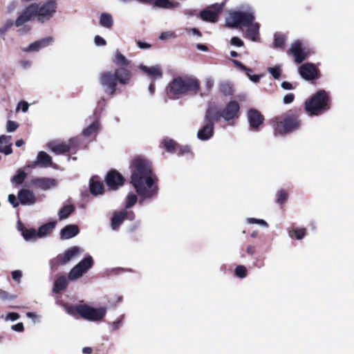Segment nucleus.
<instances>
[{"instance_id": "1", "label": "nucleus", "mask_w": 354, "mask_h": 354, "mask_svg": "<svg viewBox=\"0 0 354 354\" xmlns=\"http://www.w3.org/2000/svg\"><path fill=\"white\" fill-rule=\"evenodd\" d=\"M131 183L140 201L151 199L158 194V178L149 160L140 157L135 158L131 165Z\"/></svg>"}, {"instance_id": "2", "label": "nucleus", "mask_w": 354, "mask_h": 354, "mask_svg": "<svg viewBox=\"0 0 354 354\" xmlns=\"http://www.w3.org/2000/svg\"><path fill=\"white\" fill-rule=\"evenodd\" d=\"M254 11L248 8L245 11H233L229 13L225 23L228 27H245L244 37L252 41H260L259 24L254 21Z\"/></svg>"}, {"instance_id": "3", "label": "nucleus", "mask_w": 354, "mask_h": 354, "mask_svg": "<svg viewBox=\"0 0 354 354\" xmlns=\"http://www.w3.org/2000/svg\"><path fill=\"white\" fill-rule=\"evenodd\" d=\"M131 77V72L124 68L116 69L114 72H105L100 75V82L105 93L113 95L117 83L128 84Z\"/></svg>"}, {"instance_id": "4", "label": "nucleus", "mask_w": 354, "mask_h": 354, "mask_svg": "<svg viewBox=\"0 0 354 354\" xmlns=\"http://www.w3.org/2000/svg\"><path fill=\"white\" fill-rule=\"evenodd\" d=\"M200 85L197 79L192 77H178L169 85V93L174 95H185L189 92L196 93Z\"/></svg>"}, {"instance_id": "5", "label": "nucleus", "mask_w": 354, "mask_h": 354, "mask_svg": "<svg viewBox=\"0 0 354 354\" xmlns=\"http://www.w3.org/2000/svg\"><path fill=\"white\" fill-rule=\"evenodd\" d=\"M301 122L295 115L277 117L272 122L275 135L283 136L299 128Z\"/></svg>"}, {"instance_id": "6", "label": "nucleus", "mask_w": 354, "mask_h": 354, "mask_svg": "<svg viewBox=\"0 0 354 354\" xmlns=\"http://www.w3.org/2000/svg\"><path fill=\"white\" fill-rule=\"evenodd\" d=\"M328 97L325 91L317 92L305 103V108L310 115H318L329 109Z\"/></svg>"}, {"instance_id": "7", "label": "nucleus", "mask_w": 354, "mask_h": 354, "mask_svg": "<svg viewBox=\"0 0 354 354\" xmlns=\"http://www.w3.org/2000/svg\"><path fill=\"white\" fill-rule=\"evenodd\" d=\"M77 310L82 318L91 322H100L106 314L105 307L95 308L87 305H77Z\"/></svg>"}, {"instance_id": "8", "label": "nucleus", "mask_w": 354, "mask_h": 354, "mask_svg": "<svg viewBox=\"0 0 354 354\" xmlns=\"http://www.w3.org/2000/svg\"><path fill=\"white\" fill-rule=\"evenodd\" d=\"M214 115L213 108L207 109L205 116V124L203 127L198 129L197 132V138L200 140L205 141L209 140L214 135Z\"/></svg>"}, {"instance_id": "9", "label": "nucleus", "mask_w": 354, "mask_h": 354, "mask_svg": "<svg viewBox=\"0 0 354 354\" xmlns=\"http://www.w3.org/2000/svg\"><path fill=\"white\" fill-rule=\"evenodd\" d=\"M57 3L55 0H49L41 6L37 4V17L39 21L45 22L53 17L56 12Z\"/></svg>"}, {"instance_id": "10", "label": "nucleus", "mask_w": 354, "mask_h": 354, "mask_svg": "<svg viewBox=\"0 0 354 354\" xmlns=\"http://www.w3.org/2000/svg\"><path fill=\"white\" fill-rule=\"evenodd\" d=\"M239 104L237 102L230 101L221 111H216L213 109L214 118L218 120L220 118H223L225 121H230L238 117L239 111Z\"/></svg>"}, {"instance_id": "11", "label": "nucleus", "mask_w": 354, "mask_h": 354, "mask_svg": "<svg viewBox=\"0 0 354 354\" xmlns=\"http://www.w3.org/2000/svg\"><path fill=\"white\" fill-rule=\"evenodd\" d=\"M93 264L92 257L87 256L82 260L77 265L74 266L68 273V279L74 281L80 278L84 273H86Z\"/></svg>"}, {"instance_id": "12", "label": "nucleus", "mask_w": 354, "mask_h": 354, "mask_svg": "<svg viewBox=\"0 0 354 354\" xmlns=\"http://www.w3.org/2000/svg\"><path fill=\"white\" fill-rule=\"evenodd\" d=\"M79 144V140L76 138H71L67 142L52 141L48 144L49 149L56 154L66 153Z\"/></svg>"}, {"instance_id": "13", "label": "nucleus", "mask_w": 354, "mask_h": 354, "mask_svg": "<svg viewBox=\"0 0 354 354\" xmlns=\"http://www.w3.org/2000/svg\"><path fill=\"white\" fill-rule=\"evenodd\" d=\"M290 52L298 64L302 62L308 55V50L301 40H295L291 44Z\"/></svg>"}, {"instance_id": "14", "label": "nucleus", "mask_w": 354, "mask_h": 354, "mask_svg": "<svg viewBox=\"0 0 354 354\" xmlns=\"http://www.w3.org/2000/svg\"><path fill=\"white\" fill-rule=\"evenodd\" d=\"M223 8V4H214L203 11L201 12V17L203 20L214 23L218 20V15L221 12Z\"/></svg>"}, {"instance_id": "15", "label": "nucleus", "mask_w": 354, "mask_h": 354, "mask_svg": "<svg viewBox=\"0 0 354 354\" xmlns=\"http://www.w3.org/2000/svg\"><path fill=\"white\" fill-rule=\"evenodd\" d=\"M30 184L38 189L46 191L56 187L57 180L51 178L39 177L32 179Z\"/></svg>"}, {"instance_id": "16", "label": "nucleus", "mask_w": 354, "mask_h": 354, "mask_svg": "<svg viewBox=\"0 0 354 354\" xmlns=\"http://www.w3.org/2000/svg\"><path fill=\"white\" fill-rule=\"evenodd\" d=\"M37 4L32 3L27 7L18 17L15 21V25L19 27L25 23L30 21L34 17H37Z\"/></svg>"}, {"instance_id": "17", "label": "nucleus", "mask_w": 354, "mask_h": 354, "mask_svg": "<svg viewBox=\"0 0 354 354\" xmlns=\"http://www.w3.org/2000/svg\"><path fill=\"white\" fill-rule=\"evenodd\" d=\"M138 68L151 80H156L162 77V70L160 65L147 66L142 64L138 66Z\"/></svg>"}, {"instance_id": "18", "label": "nucleus", "mask_w": 354, "mask_h": 354, "mask_svg": "<svg viewBox=\"0 0 354 354\" xmlns=\"http://www.w3.org/2000/svg\"><path fill=\"white\" fill-rule=\"evenodd\" d=\"M299 72L301 76L306 80H311L317 77V68L311 63L302 64L299 68Z\"/></svg>"}, {"instance_id": "19", "label": "nucleus", "mask_w": 354, "mask_h": 354, "mask_svg": "<svg viewBox=\"0 0 354 354\" xmlns=\"http://www.w3.org/2000/svg\"><path fill=\"white\" fill-rule=\"evenodd\" d=\"M106 182L110 189L115 190L123 185L124 178L118 171H111L107 174Z\"/></svg>"}, {"instance_id": "20", "label": "nucleus", "mask_w": 354, "mask_h": 354, "mask_svg": "<svg viewBox=\"0 0 354 354\" xmlns=\"http://www.w3.org/2000/svg\"><path fill=\"white\" fill-rule=\"evenodd\" d=\"M247 117L250 126L254 129H258L259 127L263 124L264 120L261 113L258 110L254 109L248 110Z\"/></svg>"}, {"instance_id": "21", "label": "nucleus", "mask_w": 354, "mask_h": 354, "mask_svg": "<svg viewBox=\"0 0 354 354\" xmlns=\"http://www.w3.org/2000/svg\"><path fill=\"white\" fill-rule=\"evenodd\" d=\"M54 39L51 37H47L30 44L27 48H23L24 52H36L40 49L51 45Z\"/></svg>"}, {"instance_id": "22", "label": "nucleus", "mask_w": 354, "mask_h": 354, "mask_svg": "<svg viewBox=\"0 0 354 354\" xmlns=\"http://www.w3.org/2000/svg\"><path fill=\"white\" fill-rule=\"evenodd\" d=\"M18 198L24 205H32L37 201L35 194L27 189H22L19 192Z\"/></svg>"}, {"instance_id": "23", "label": "nucleus", "mask_w": 354, "mask_h": 354, "mask_svg": "<svg viewBox=\"0 0 354 354\" xmlns=\"http://www.w3.org/2000/svg\"><path fill=\"white\" fill-rule=\"evenodd\" d=\"M84 250L78 246H73L67 250L62 257V263H66L69 261L76 259L80 256Z\"/></svg>"}, {"instance_id": "24", "label": "nucleus", "mask_w": 354, "mask_h": 354, "mask_svg": "<svg viewBox=\"0 0 354 354\" xmlns=\"http://www.w3.org/2000/svg\"><path fill=\"white\" fill-rule=\"evenodd\" d=\"M11 140V136L1 135L0 136V153L6 156H8L12 153V143Z\"/></svg>"}, {"instance_id": "25", "label": "nucleus", "mask_w": 354, "mask_h": 354, "mask_svg": "<svg viewBox=\"0 0 354 354\" xmlns=\"http://www.w3.org/2000/svg\"><path fill=\"white\" fill-rule=\"evenodd\" d=\"M100 129V124L99 120L96 118L88 125L87 127L83 129L82 134L86 138H93L97 136Z\"/></svg>"}, {"instance_id": "26", "label": "nucleus", "mask_w": 354, "mask_h": 354, "mask_svg": "<svg viewBox=\"0 0 354 354\" xmlns=\"http://www.w3.org/2000/svg\"><path fill=\"white\" fill-rule=\"evenodd\" d=\"M104 187L103 183L97 176H93L90 180V191L93 195L97 196L103 194Z\"/></svg>"}, {"instance_id": "27", "label": "nucleus", "mask_w": 354, "mask_h": 354, "mask_svg": "<svg viewBox=\"0 0 354 354\" xmlns=\"http://www.w3.org/2000/svg\"><path fill=\"white\" fill-rule=\"evenodd\" d=\"M79 233V229L76 225H68L60 232L62 239H69L75 236Z\"/></svg>"}, {"instance_id": "28", "label": "nucleus", "mask_w": 354, "mask_h": 354, "mask_svg": "<svg viewBox=\"0 0 354 354\" xmlns=\"http://www.w3.org/2000/svg\"><path fill=\"white\" fill-rule=\"evenodd\" d=\"M37 162L39 163V166L42 167H47L51 165V157L45 151H41L37 153Z\"/></svg>"}, {"instance_id": "29", "label": "nucleus", "mask_w": 354, "mask_h": 354, "mask_svg": "<svg viewBox=\"0 0 354 354\" xmlns=\"http://www.w3.org/2000/svg\"><path fill=\"white\" fill-rule=\"evenodd\" d=\"M127 214V210H122L120 212H115L113 214L111 221V227L113 230H116L122 224Z\"/></svg>"}, {"instance_id": "30", "label": "nucleus", "mask_w": 354, "mask_h": 354, "mask_svg": "<svg viewBox=\"0 0 354 354\" xmlns=\"http://www.w3.org/2000/svg\"><path fill=\"white\" fill-rule=\"evenodd\" d=\"M56 225V222H49L41 226L37 232V235L39 238L44 237L50 234L54 230Z\"/></svg>"}, {"instance_id": "31", "label": "nucleus", "mask_w": 354, "mask_h": 354, "mask_svg": "<svg viewBox=\"0 0 354 354\" xmlns=\"http://www.w3.org/2000/svg\"><path fill=\"white\" fill-rule=\"evenodd\" d=\"M100 24L103 28L111 29L113 25L112 16L107 12H103L100 17Z\"/></svg>"}, {"instance_id": "32", "label": "nucleus", "mask_w": 354, "mask_h": 354, "mask_svg": "<svg viewBox=\"0 0 354 354\" xmlns=\"http://www.w3.org/2000/svg\"><path fill=\"white\" fill-rule=\"evenodd\" d=\"M154 5L160 8L174 9L179 6V3L169 0H155Z\"/></svg>"}, {"instance_id": "33", "label": "nucleus", "mask_w": 354, "mask_h": 354, "mask_svg": "<svg viewBox=\"0 0 354 354\" xmlns=\"http://www.w3.org/2000/svg\"><path fill=\"white\" fill-rule=\"evenodd\" d=\"M113 62L115 64L122 66H127L129 63L127 58L118 50L113 54Z\"/></svg>"}, {"instance_id": "34", "label": "nucleus", "mask_w": 354, "mask_h": 354, "mask_svg": "<svg viewBox=\"0 0 354 354\" xmlns=\"http://www.w3.org/2000/svg\"><path fill=\"white\" fill-rule=\"evenodd\" d=\"M67 286V279L65 276H61L55 281L53 292L57 293L65 289Z\"/></svg>"}, {"instance_id": "35", "label": "nucleus", "mask_w": 354, "mask_h": 354, "mask_svg": "<svg viewBox=\"0 0 354 354\" xmlns=\"http://www.w3.org/2000/svg\"><path fill=\"white\" fill-rule=\"evenodd\" d=\"M288 234L291 239L301 240L306 234V230L305 228H295L289 230Z\"/></svg>"}, {"instance_id": "36", "label": "nucleus", "mask_w": 354, "mask_h": 354, "mask_svg": "<svg viewBox=\"0 0 354 354\" xmlns=\"http://www.w3.org/2000/svg\"><path fill=\"white\" fill-rule=\"evenodd\" d=\"M74 211L73 205H65L58 212V216L60 220L65 219Z\"/></svg>"}, {"instance_id": "37", "label": "nucleus", "mask_w": 354, "mask_h": 354, "mask_svg": "<svg viewBox=\"0 0 354 354\" xmlns=\"http://www.w3.org/2000/svg\"><path fill=\"white\" fill-rule=\"evenodd\" d=\"M22 236L26 241L36 239L38 236L37 232L34 229H24L22 230Z\"/></svg>"}, {"instance_id": "38", "label": "nucleus", "mask_w": 354, "mask_h": 354, "mask_svg": "<svg viewBox=\"0 0 354 354\" xmlns=\"http://www.w3.org/2000/svg\"><path fill=\"white\" fill-rule=\"evenodd\" d=\"M286 36L282 33H276L274 35V48H283L286 43Z\"/></svg>"}, {"instance_id": "39", "label": "nucleus", "mask_w": 354, "mask_h": 354, "mask_svg": "<svg viewBox=\"0 0 354 354\" xmlns=\"http://www.w3.org/2000/svg\"><path fill=\"white\" fill-rule=\"evenodd\" d=\"M26 176L27 174L24 171L21 169H18L17 174L12 177L11 181L12 183L21 185L26 178Z\"/></svg>"}, {"instance_id": "40", "label": "nucleus", "mask_w": 354, "mask_h": 354, "mask_svg": "<svg viewBox=\"0 0 354 354\" xmlns=\"http://www.w3.org/2000/svg\"><path fill=\"white\" fill-rule=\"evenodd\" d=\"M162 145L165 149L168 151H174L178 147L177 143L172 139L166 138L162 141Z\"/></svg>"}, {"instance_id": "41", "label": "nucleus", "mask_w": 354, "mask_h": 354, "mask_svg": "<svg viewBox=\"0 0 354 354\" xmlns=\"http://www.w3.org/2000/svg\"><path fill=\"white\" fill-rule=\"evenodd\" d=\"M138 201V196L133 192L129 193L126 198V207L130 208L133 206Z\"/></svg>"}, {"instance_id": "42", "label": "nucleus", "mask_w": 354, "mask_h": 354, "mask_svg": "<svg viewBox=\"0 0 354 354\" xmlns=\"http://www.w3.org/2000/svg\"><path fill=\"white\" fill-rule=\"evenodd\" d=\"M219 89L221 93L225 95H230L232 93V88L230 83L222 82L219 85Z\"/></svg>"}, {"instance_id": "43", "label": "nucleus", "mask_w": 354, "mask_h": 354, "mask_svg": "<svg viewBox=\"0 0 354 354\" xmlns=\"http://www.w3.org/2000/svg\"><path fill=\"white\" fill-rule=\"evenodd\" d=\"M246 221L248 224H257L266 228L268 227V223L263 219L248 218Z\"/></svg>"}, {"instance_id": "44", "label": "nucleus", "mask_w": 354, "mask_h": 354, "mask_svg": "<svg viewBox=\"0 0 354 354\" xmlns=\"http://www.w3.org/2000/svg\"><path fill=\"white\" fill-rule=\"evenodd\" d=\"M268 71L272 75V76L276 79H279L281 74V70L280 66H276L274 67H269L268 68Z\"/></svg>"}, {"instance_id": "45", "label": "nucleus", "mask_w": 354, "mask_h": 354, "mask_svg": "<svg viewBox=\"0 0 354 354\" xmlns=\"http://www.w3.org/2000/svg\"><path fill=\"white\" fill-rule=\"evenodd\" d=\"M288 193L285 190H279L277 193V202L278 203H283L288 198Z\"/></svg>"}, {"instance_id": "46", "label": "nucleus", "mask_w": 354, "mask_h": 354, "mask_svg": "<svg viewBox=\"0 0 354 354\" xmlns=\"http://www.w3.org/2000/svg\"><path fill=\"white\" fill-rule=\"evenodd\" d=\"M19 127L18 122L12 120H8L6 123V131L8 133L14 132Z\"/></svg>"}, {"instance_id": "47", "label": "nucleus", "mask_w": 354, "mask_h": 354, "mask_svg": "<svg viewBox=\"0 0 354 354\" xmlns=\"http://www.w3.org/2000/svg\"><path fill=\"white\" fill-rule=\"evenodd\" d=\"M235 274L238 277L244 278L247 275V269L243 266H239L235 269Z\"/></svg>"}, {"instance_id": "48", "label": "nucleus", "mask_w": 354, "mask_h": 354, "mask_svg": "<svg viewBox=\"0 0 354 354\" xmlns=\"http://www.w3.org/2000/svg\"><path fill=\"white\" fill-rule=\"evenodd\" d=\"M1 318L3 319L5 321H16L19 318V315L17 313H9L6 316L1 315Z\"/></svg>"}, {"instance_id": "49", "label": "nucleus", "mask_w": 354, "mask_h": 354, "mask_svg": "<svg viewBox=\"0 0 354 354\" xmlns=\"http://www.w3.org/2000/svg\"><path fill=\"white\" fill-rule=\"evenodd\" d=\"M13 25V21L12 20H8L7 21L2 27L0 28V36L4 35L6 32L9 30Z\"/></svg>"}, {"instance_id": "50", "label": "nucleus", "mask_w": 354, "mask_h": 354, "mask_svg": "<svg viewBox=\"0 0 354 354\" xmlns=\"http://www.w3.org/2000/svg\"><path fill=\"white\" fill-rule=\"evenodd\" d=\"M176 37V34L172 31H167L161 33L160 35V39L162 40L174 38Z\"/></svg>"}, {"instance_id": "51", "label": "nucleus", "mask_w": 354, "mask_h": 354, "mask_svg": "<svg viewBox=\"0 0 354 354\" xmlns=\"http://www.w3.org/2000/svg\"><path fill=\"white\" fill-rule=\"evenodd\" d=\"M16 298L15 295H10L8 292L4 290H0V299L3 300L6 299H14Z\"/></svg>"}, {"instance_id": "52", "label": "nucleus", "mask_w": 354, "mask_h": 354, "mask_svg": "<svg viewBox=\"0 0 354 354\" xmlns=\"http://www.w3.org/2000/svg\"><path fill=\"white\" fill-rule=\"evenodd\" d=\"M232 63L239 68H240L242 71H244L245 72H251L252 70L250 68H248L245 66H244L241 62H240L238 60L233 59Z\"/></svg>"}, {"instance_id": "53", "label": "nucleus", "mask_w": 354, "mask_h": 354, "mask_svg": "<svg viewBox=\"0 0 354 354\" xmlns=\"http://www.w3.org/2000/svg\"><path fill=\"white\" fill-rule=\"evenodd\" d=\"M94 41L97 46H104L106 44V40L99 35L95 37Z\"/></svg>"}, {"instance_id": "54", "label": "nucleus", "mask_w": 354, "mask_h": 354, "mask_svg": "<svg viewBox=\"0 0 354 354\" xmlns=\"http://www.w3.org/2000/svg\"><path fill=\"white\" fill-rule=\"evenodd\" d=\"M231 44L235 46H243V41L237 37H233L231 39Z\"/></svg>"}, {"instance_id": "55", "label": "nucleus", "mask_w": 354, "mask_h": 354, "mask_svg": "<svg viewBox=\"0 0 354 354\" xmlns=\"http://www.w3.org/2000/svg\"><path fill=\"white\" fill-rule=\"evenodd\" d=\"M8 199L9 203L14 207H17L19 205V203L17 202V197L14 194H9Z\"/></svg>"}, {"instance_id": "56", "label": "nucleus", "mask_w": 354, "mask_h": 354, "mask_svg": "<svg viewBox=\"0 0 354 354\" xmlns=\"http://www.w3.org/2000/svg\"><path fill=\"white\" fill-rule=\"evenodd\" d=\"M22 277V272L20 270H15L12 272V277L14 280L19 281Z\"/></svg>"}, {"instance_id": "57", "label": "nucleus", "mask_w": 354, "mask_h": 354, "mask_svg": "<svg viewBox=\"0 0 354 354\" xmlns=\"http://www.w3.org/2000/svg\"><path fill=\"white\" fill-rule=\"evenodd\" d=\"M294 97L295 96L292 93H288L284 96L283 101L285 104H290L292 102Z\"/></svg>"}, {"instance_id": "58", "label": "nucleus", "mask_w": 354, "mask_h": 354, "mask_svg": "<svg viewBox=\"0 0 354 354\" xmlns=\"http://www.w3.org/2000/svg\"><path fill=\"white\" fill-rule=\"evenodd\" d=\"M77 308V306H66V312L68 314L72 315H75L76 314H78Z\"/></svg>"}, {"instance_id": "59", "label": "nucleus", "mask_w": 354, "mask_h": 354, "mask_svg": "<svg viewBox=\"0 0 354 354\" xmlns=\"http://www.w3.org/2000/svg\"><path fill=\"white\" fill-rule=\"evenodd\" d=\"M29 104L26 102H20L18 104L17 109H21L23 112H26L28 109Z\"/></svg>"}, {"instance_id": "60", "label": "nucleus", "mask_w": 354, "mask_h": 354, "mask_svg": "<svg viewBox=\"0 0 354 354\" xmlns=\"http://www.w3.org/2000/svg\"><path fill=\"white\" fill-rule=\"evenodd\" d=\"M248 77H249V79L254 82V83H257L260 80V76L259 75H251L250 74V72H245Z\"/></svg>"}, {"instance_id": "61", "label": "nucleus", "mask_w": 354, "mask_h": 354, "mask_svg": "<svg viewBox=\"0 0 354 354\" xmlns=\"http://www.w3.org/2000/svg\"><path fill=\"white\" fill-rule=\"evenodd\" d=\"M191 147L188 145H185L180 147V153L181 155L191 153Z\"/></svg>"}, {"instance_id": "62", "label": "nucleus", "mask_w": 354, "mask_h": 354, "mask_svg": "<svg viewBox=\"0 0 354 354\" xmlns=\"http://www.w3.org/2000/svg\"><path fill=\"white\" fill-rule=\"evenodd\" d=\"M205 86L207 89H211L214 86V80L212 77H207L205 81Z\"/></svg>"}, {"instance_id": "63", "label": "nucleus", "mask_w": 354, "mask_h": 354, "mask_svg": "<svg viewBox=\"0 0 354 354\" xmlns=\"http://www.w3.org/2000/svg\"><path fill=\"white\" fill-rule=\"evenodd\" d=\"M12 329L17 332H22L24 330V325L22 323H18L12 326Z\"/></svg>"}, {"instance_id": "64", "label": "nucleus", "mask_w": 354, "mask_h": 354, "mask_svg": "<svg viewBox=\"0 0 354 354\" xmlns=\"http://www.w3.org/2000/svg\"><path fill=\"white\" fill-rule=\"evenodd\" d=\"M281 87L285 90H292L294 88L292 84L288 82H283L281 83Z\"/></svg>"}]
</instances>
